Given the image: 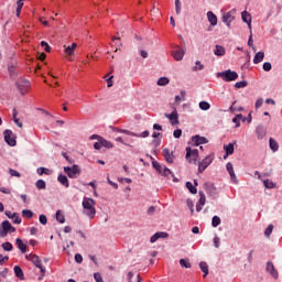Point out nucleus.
I'll return each mask as SVG.
<instances>
[{
	"label": "nucleus",
	"instance_id": "nucleus-1",
	"mask_svg": "<svg viewBox=\"0 0 282 282\" xmlns=\"http://www.w3.org/2000/svg\"><path fill=\"white\" fill-rule=\"evenodd\" d=\"M82 206L84 208V215L94 219L96 217V200L89 197H84Z\"/></svg>",
	"mask_w": 282,
	"mask_h": 282
},
{
	"label": "nucleus",
	"instance_id": "nucleus-2",
	"mask_svg": "<svg viewBox=\"0 0 282 282\" xmlns=\"http://www.w3.org/2000/svg\"><path fill=\"white\" fill-rule=\"evenodd\" d=\"M218 76H220L223 80H225L226 83H232V80H237V78H239V74L230 69L225 70L223 73H218Z\"/></svg>",
	"mask_w": 282,
	"mask_h": 282
},
{
	"label": "nucleus",
	"instance_id": "nucleus-3",
	"mask_svg": "<svg viewBox=\"0 0 282 282\" xmlns=\"http://www.w3.org/2000/svg\"><path fill=\"white\" fill-rule=\"evenodd\" d=\"M64 173H66L70 180H76V177L80 175V167L78 165L66 166L64 167Z\"/></svg>",
	"mask_w": 282,
	"mask_h": 282
},
{
	"label": "nucleus",
	"instance_id": "nucleus-4",
	"mask_svg": "<svg viewBox=\"0 0 282 282\" xmlns=\"http://www.w3.org/2000/svg\"><path fill=\"white\" fill-rule=\"evenodd\" d=\"M197 158H199V151L194 149L192 150L191 148H186V155H185V160H187L189 162V164H195V162H197Z\"/></svg>",
	"mask_w": 282,
	"mask_h": 282
},
{
	"label": "nucleus",
	"instance_id": "nucleus-5",
	"mask_svg": "<svg viewBox=\"0 0 282 282\" xmlns=\"http://www.w3.org/2000/svg\"><path fill=\"white\" fill-rule=\"evenodd\" d=\"M4 135V142L9 144V147H17V137L12 132V130H6L3 132Z\"/></svg>",
	"mask_w": 282,
	"mask_h": 282
},
{
	"label": "nucleus",
	"instance_id": "nucleus-6",
	"mask_svg": "<svg viewBox=\"0 0 282 282\" xmlns=\"http://www.w3.org/2000/svg\"><path fill=\"white\" fill-rule=\"evenodd\" d=\"M235 14H237V10L235 9H231L229 12L223 14V23H225L227 28H230V23L235 21Z\"/></svg>",
	"mask_w": 282,
	"mask_h": 282
},
{
	"label": "nucleus",
	"instance_id": "nucleus-7",
	"mask_svg": "<svg viewBox=\"0 0 282 282\" xmlns=\"http://www.w3.org/2000/svg\"><path fill=\"white\" fill-rule=\"evenodd\" d=\"M210 164H213V156L208 155L198 164V173H204Z\"/></svg>",
	"mask_w": 282,
	"mask_h": 282
},
{
	"label": "nucleus",
	"instance_id": "nucleus-8",
	"mask_svg": "<svg viewBox=\"0 0 282 282\" xmlns=\"http://www.w3.org/2000/svg\"><path fill=\"white\" fill-rule=\"evenodd\" d=\"M18 89L20 90L21 94H26L28 89H30V82L25 80L23 78H20L17 82Z\"/></svg>",
	"mask_w": 282,
	"mask_h": 282
},
{
	"label": "nucleus",
	"instance_id": "nucleus-9",
	"mask_svg": "<svg viewBox=\"0 0 282 282\" xmlns=\"http://www.w3.org/2000/svg\"><path fill=\"white\" fill-rule=\"evenodd\" d=\"M184 54H186V52L180 46H175V48L172 51L174 61H182V58H184Z\"/></svg>",
	"mask_w": 282,
	"mask_h": 282
},
{
	"label": "nucleus",
	"instance_id": "nucleus-10",
	"mask_svg": "<svg viewBox=\"0 0 282 282\" xmlns=\"http://www.w3.org/2000/svg\"><path fill=\"white\" fill-rule=\"evenodd\" d=\"M204 187L207 195H210L212 197H215V195H217V187H215V184L207 182L204 184Z\"/></svg>",
	"mask_w": 282,
	"mask_h": 282
},
{
	"label": "nucleus",
	"instance_id": "nucleus-11",
	"mask_svg": "<svg viewBox=\"0 0 282 282\" xmlns=\"http://www.w3.org/2000/svg\"><path fill=\"white\" fill-rule=\"evenodd\" d=\"M198 195H199V200L196 204V210L197 213H202V208L206 206V194H204V192H198Z\"/></svg>",
	"mask_w": 282,
	"mask_h": 282
},
{
	"label": "nucleus",
	"instance_id": "nucleus-12",
	"mask_svg": "<svg viewBox=\"0 0 282 282\" xmlns=\"http://www.w3.org/2000/svg\"><path fill=\"white\" fill-rule=\"evenodd\" d=\"M241 19H242L243 23H247L250 32H252V15H250V13H248V11H242Z\"/></svg>",
	"mask_w": 282,
	"mask_h": 282
},
{
	"label": "nucleus",
	"instance_id": "nucleus-13",
	"mask_svg": "<svg viewBox=\"0 0 282 282\" xmlns=\"http://www.w3.org/2000/svg\"><path fill=\"white\" fill-rule=\"evenodd\" d=\"M265 270L267 272H269V274H271V276H273L274 279H279V271H276V269L274 268V263H272L271 261L267 262Z\"/></svg>",
	"mask_w": 282,
	"mask_h": 282
},
{
	"label": "nucleus",
	"instance_id": "nucleus-14",
	"mask_svg": "<svg viewBox=\"0 0 282 282\" xmlns=\"http://www.w3.org/2000/svg\"><path fill=\"white\" fill-rule=\"evenodd\" d=\"M165 118H169L171 124H180V117L177 115V110H174L172 113H165Z\"/></svg>",
	"mask_w": 282,
	"mask_h": 282
},
{
	"label": "nucleus",
	"instance_id": "nucleus-15",
	"mask_svg": "<svg viewBox=\"0 0 282 282\" xmlns=\"http://www.w3.org/2000/svg\"><path fill=\"white\" fill-rule=\"evenodd\" d=\"M160 175H163V177H167V180H171L172 177L173 182H177V177H175V174H173V172L166 166H163L162 173H160Z\"/></svg>",
	"mask_w": 282,
	"mask_h": 282
},
{
	"label": "nucleus",
	"instance_id": "nucleus-16",
	"mask_svg": "<svg viewBox=\"0 0 282 282\" xmlns=\"http://www.w3.org/2000/svg\"><path fill=\"white\" fill-rule=\"evenodd\" d=\"M192 142H194L195 147H199V144H208V139L206 137L194 135Z\"/></svg>",
	"mask_w": 282,
	"mask_h": 282
},
{
	"label": "nucleus",
	"instance_id": "nucleus-17",
	"mask_svg": "<svg viewBox=\"0 0 282 282\" xmlns=\"http://www.w3.org/2000/svg\"><path fill=\"white\" fill-rule=\"evenodd\" d=\"M163 156L165 159V162H167L169 164H173L175 156H173V152H171V150L164 149Z\"/></svg>",
	"mask_w": 282,
	"mask_h": 282
},
{
	"label": "nucleus",
	"instance_id": "nucleus-18",
	"mask_svg": "<svg viewBox=\"0 0 282 282\" xmlns=\"http://www.w3.org/2000/svg\"><path fill=\"white\" fill-rule=\"evenodd\" d=\"M256 132H257V135H258V140H263L264 137L268 133V130H265V127H263V126H258L256 128Z\"/></svg>",
	"mask_w": 282,
	"mask_h": 282
},
{
	"label": "nucleus",
	"instance_id": "nucleus-19",
	"mask_svg": "<svg viewBox=\"0 0 282 282\" xmlns=\"http://www.w3.org/2000/svg\"><path fill=\"white\" fill-rule=\"evenodd\" d=\"M224 151H226V155L224 156V159L226 160L228 155H232V153H235V143L224 145Z\"/></svg>",
	"mask_w": 282,
	"mask_h": 282
},
{
	"label": "nucleus",
	"instance_id": "nucleus-20",
	"mask_svg": "<svg viewBox=\"0 0 282 282\" xmlns=\"http://www.w3.org/2000/svg\"><path fill=\"white\" fill-rule=\"evenodd\" d=\"M263 58H265V53L264 52L256 53V55L253 57V64L259 65V63L263 62Z\"/></svg>",
	"mask_w": 282,
	"mask_h": 282
},
{
	"label": "nucleus",
	"instance_id": "nucleus-21",
	"mask_svg": "<svg viewBox=\"0 0 282 282\" xmlns=\"http://www.w3.org/2000/svg\"><path fill=\"white\" fill-rule=\"evenodd\" d=\"M57 181L59 182V184L65 186V188H69V180L67 178V176H65V174H59Z\"/></svg>",
	"mask_w": 282,
	"mask_h": 282
},
{
	"label": "nucleus",
	"instance_id": "nucleus-22",
	"mask_svg": "<svg viewBox=\"0 0 282 282\" xmlns=\"http://www.w3.org/2000/svg\"><path fill=\"white\" fill-rule=\"evenodd\" d=\"M2 230H6L8 232H15L17 228L12 227V225L10 224V221L4 220L2 223Z\"/></svg>",
	"mask_w": 282,
	"mask_h": 282
},
{
	"label": "nucleus",
	"instance_id": "nucleus-23",
	"mask_svg": "<svg viewBox=\"0 0 282 282\" xmlns=\"http://www.w3.org/2000/svg\"><path fill=\"white\" fill-rule=\"evenodd\" d=\"M98 142H101V147H105V149H113V143H111V141H107L102 137H98Z\"/></svg>",
	"mask_w": 282,
	"mask_h": 282
},
{
	"label": "nucleus",
	"instance_id": "nucleus-24",
	"mask_svg": "<svg viewBox=\"0 0 282 282\" xmlns=\"http://www.w3.org/2000/svg\"><path fill=\"white\" fill-rule=\"evenodd\" d=\"M15 243H17L19 250H20L22 253H25V252H26L28 246H26L25 243H23V240H21V238H17Z\"/></svg>",
	"mask_w": 282,
	"mask_h": 282
},
{
	"label": "nucleus",
	"instance_id": "nucleus-25",
	"mask_svg": "<svg viewBox=\"0 0 282 282\" xmlns=\"http://www.w3.org/2000/svg\"><path fill=\"white\" fill-rule=\"evenodd\" d=\"M13 270H14L15 276L20 279V281H23V279H25V275L23 274V270L21 269V267L15 265Z\"/></svg>",
	"mask_w": 282,
	"mask_h": 282
},
{
	"label": "nucleus",
	"instance_id": "nucleus-26",
	"mask_svg": "<svg viewBox=\"0 0 282 282\" xmlns=\"http://www.w3.org/2000/svg\"><path fill=\"white\" fill-rule=\"evenodd\" d=\"M207 19H208L210 25H217V15H215V13H213V11L207 12Z\"/></svg>",
	"mask_w": 282,
	"mask_h": 282
},
{
	"label": "nucleus",
	"instance_id": "nucleus-27",
	"mask_svg": "<svg viewBox=\"0 0 282 282\" xmlns=\"http://www.w3.org/2000/svg\"><path fill=\"white\" fill-rule=\"evenodd\" d=\"M215 56H225L226 48L221 45H216V50L214 51Z\"/></svg>",
	"mask_w": 282,
	"mask_h": 282
},
{
	"label": "nucleus",
	"instance_id": "nucleus-28",
	"mask_svg": "<svg viewBox=\"0 0 282 282\" xmlns=\"http://www.w3.org/2000/svg\"><path fill=\"white\" fill-rule=\"evenodd\" d=\"M199 268H200L202 272L204 273L203 278L206 279L208 276V263L202 261L199 263Z\"/></svg>",
	"mask_w": 282,
	"mask_h": 282
},
{
	"label": "nucleus",
	"instance_id": "nucleus-29",
	"mask_svg": "<svg viewBox=\"0 0 282 282\" xmlns=\"http://www.w3.org/2000/svg\"><path fill=\"white\" fill-rule=\"evenodd\" d=\"M269 144H270L271 151H273V152L279 151V143L276 142V140L270 138L269 139Z\"/></svg>",
	"mask_w": 282,
	"mask_h": 282
},
{
	"label": "nucleus",
	"instance_id": "nucleus-30",
	"mask_svg": "<svg viewBox=\"0 0 282 282\" xmlns=\"http://www.w3.org/2000/svg\"><path fill=\"white\" fill-rule=\"evenodd\" d=\"M226 169H227L231 180H236L237 176L235 175V169L232 167V163H227Z\"/></svg>",
	"mask_w": 282,
	"mask_h": 282
},
{
	"label": "nucleus",
	"instance_id": "nucleus-31",
	"mask_svg": "<svg viewBox=\"0 0 282 282\" xmlns=\"http://www.w3.org/2000/svg\"><path fill=\"white\" fill-rule=\"evenodd\" d=\"M53 171L47 167H39L37 174L39 175H52Z\"/></svg>",
	"mask_w": 282,
	"mask_h": 282
},
{
	"label": "nucleus",
	"instance_id": "nucleus-32",
	"mask_svg": "<svg viewBox=\"0 0 282 282\" xmlns=\"http://www.w3.org/2000/svg\"><path fill=\"white\" fill-rule=\"evenodd\" d=\"M128 281L129 282H142V278L140 275H137L135 278H133V272H129L128 273Z\"/></svg>",
	"mask_w": 282,
	"mask_h": 282
},
{
	"label": "nucleus",
	"instance_id": "nucleus-33",
	"mask_svg": "<svg viewBox=\"0 0 282 282\" xmlns=\"http://www.w3.org/2000/svg\"><path fill=\"white\" fill-rule=\"evenodd\" d=\"M186 188L192 193V195H197V187L191 182H186Z\"/></svg>",
	"mask_w": 282,
	"mask_h": 282
},
{
	"label": "nucleus",
	"instance_id": "nucleus-34",
	"mask_svg": "<svg viewBox=\"0 0 282 282\" xmlns=\"http://www.w3.org/2000/svg\"><path fill=\"white\" fill-rule=\"evenodd\" d=\"M169 83H170L169 77H160L158 80L159 87H166Z\"/></svg>",
	"mask_w": 282,
	"mask_h": 282
},
{
	"label": "nucleus",
	"instance_id": "nucleus-35",
	"mask_svg": "<svg viewBox=\"0 0 282 282\" xmlns=\"http://www.w3.org/2000/svg\"><path fill=\"white\" fill-rule=\"evenodd\" d=\"M55 217L59 224H65V215H63V212L57 210Z\"/></svg>",
	"mask_w": 282,
	"mask_h": 282
},
{
	"label": "nucleus",
	"instance_id": "nucleus-36",
	"mask_svg": "<svg viewBox=\"0 0 282 282\" xmlns=\"http://www.w3.org/2000/svg\"><path fill=\"white\" fill-rule=\"evenodd\" d=\"M36 268H39L42 276H45V267L41 264V259L39 257H36Z\"/></svg>",
	"mask_w": 282,
	"mask_h": 282
},
{
	"label": "nucleus",
	"instance_id": "nucleus-37",
	"mask_svg": "<svg viewBox=\"0 0 282 282\" xmlns=\"http://www.w3.org/2000/svg\"><path fill=\"white\" fill-rule=\"evenodd\" d=\"M180 265L181 268H186V269H191V262L188 261V259H181L180 260Z\"/></svg>",
	"mask_w": 282,
	"mask_h": 282
},
{
	"label": "nucleus",
	"instance_id": "nucleus-38",
	"mask_svg": "<svg viewBox=\"0 0 282 282\" xmlns=\"http://www.w3.org/2000/svg\"><path fill=\"white\" fill-rule=\"evenodd\" d=\"M25 0H18L17 1V17H21V10H22V8H23V2H24Z\"/></svg>",
	"mask_w": 282,
	"mask_h": 282
},
{
	"label": "nucleus",
	"instance_id": "nucleus-39",
	"mask_svg": "<svg viewBox=\"0 0 282 282\" xmlns=\"http://www.w3.org/2000/svg\"><path fill=\"white\" fill-rule=\"evenodd\" d=\"M221 224V218L219 216H214L212 219V226L213 228H217Z\"/></svg>",
	"mask_w": 282,
	"mask_h": 282
},
{
	"label": "nucleus",
	"instance_id": "nucleus-40",
	"mask_svg": "<svg viewBox=\"0 0 282 282\" xmlns=\"http://www.w3.org/2000/svg\"><path fill=\"white\" fill-rule=\"evenodd\" d=\"M152 166L153 169H155V171H158L159 173H162L164 165H161L160 163H158V161H152Z\"/></svg>",
	"mask_w": 282,
	"mask_h": 282
},
{
	"label": "nucleus",
	"instance_id": "nucleus-41",
	"mask_svg": "<svg viewBox=\"0 0 282 282\" xmlns=\"http://www.w3.org/2000/svg\"><path fill=\"white\" fill-rule=\"evenodd\" d=\"M199 109H202V111H208V109H210V104H208V101H200Z\"/></svg>",
	"mask_w": 282,
	"mask_h": 282
},
{
	"label": "nucleus",
	"instance_id": "nucleus-42",
	"mask_svg": "<svg viewBox=\"0 0 282 282\" xmlns=\"http://www.w3.org/2000/svg\"><path fill=\"white\" fill-rule=\"evenodd\" d=\"M235 87H236V89H243V87H248V82H246V80L237 82L235 84Z\"/></svg>",
	"mask_w": 282,
	"mask_h": 282
},
{
	"label": "nucleus",
	"instance_id": "nucleus-43",
	"mask_svg": "<svg viewBox=\"0 0 282 282\" xmlns=\"http://www.w3.org/2000/svg\"><path fill=\"white\" fill-rule=\"evenodd\" d=\"M175 12H176V14L182 13V1H180V0H175Z\"/></svg>",
	"mask_w": 282,
	"mask_h": 282
},
{
	"label": "nucleus",
	"instance_id": "nucleus-44",
	"mask_svg": "<svg viewBox=\"0 0 282 282\" xmlns=\"http://www.w3.org/2000/svg\"><path fill=\"white\" fill-rule=\"evenodd\" d=\"M274 230V225H269L267 229L264 230L265 237L270 238V235H272V231Z\"/></svg>",
	"mask_w": 282,
	"mask_h": 282
},
{
	"label": "nucleus",
	"instance_id": "nucleus-45",
	"mask_svg": "<svg viewBox=\"0 0 282 282\" xmlns=\"http://www.w3.org/2000/svg\"><path fill=\"white\" fill-rule=\"evenodd\" d=\"M33 213L30 209L22 210V217H25L26 219H31L33 217Z\"/></svg>",
	"mask_w": 282,
	"mask_h": 282
},
{
	"label": "nucleus",
	"instance_id": "nucleus-46",
	"mask_svg": "<svg viewBox=\"0 0 282 282\" xmlns=\"http://www.w3.org/2000/svg\"><path fill=\"white\" fill-rule=\"evenodd\" d=\"M202 69H204V65L202 62L197 61L196 66L193 67V72H199Z\"/></svg>",
	"mask_w": 282,
	"mask_h": 282
},
{
	"label": "nucleus",
	"instance_id": "nucleus-47",
	"mask_svg": "<svg viewBox=\"0 0 282 282\" xmlns=\"http://www.w3.org/2000/svg\"><path fill=\"white\" fill-rule=\"evenodd\" d=\"M36 188H39L40 191L45 189V181L39 180V181L36 182Z\"/></svg>",
	"mask_w": 282,
	"mask_h": 282
},
{
	"label": "nucleus",
	"instance_id": "nucleus-48",
	"mask_svg": "<svg viewBox=\"0 0 282 282\" xmlns=\"http://www.w3.org/2000/svg\"><path fill=\"white\" fill-rule=\"evenodd\" d=\"M2 248H3V250H6V252H11V250H12V243H10V242H4V243H2Z\"/></svg>",
	"mask_w": 282,
	"mask_h": 282
},
{
	"label": "nucleus",
	"instance_id": "nucleus-49",
	"mask_svg": "<svg viewBox=\"0 0 282 282\" xmlns=\"http://www.w3.org/2000/svg\"><path fill=\"white\" fill-rule=\"evenodd\" d=\"M185 96H186V91H181V96L175 97V102L184 101Z\"/></svg>",
	"mask_w": 282,
	"mask_h": 282
},
{
	"label": "nucleus",
	"instance_id": "nucleus-50",
	"mask_svg": "<svg viewBox=\"0 0 282 282\" xmlns=\"http://www.w3.org/2000/svg\"><path fill=\"white\" fill-rule=\"evenodd\" d=\"M263 184H264L265 188H274V186H275L274 183L269 180H264Z\"/></svg>",
	"mask_w": 282,
	"mask_h": 282
},
{
	"label": "nucleus",
	"instance_id": "nucleus-51",
	"mask_svg": "<svg viewBox=\"0 0 282 282\" xmlns=\"http://www.w3.org/2000/svg\"><path fill=\"white\" fill-rule=\"evenodd\" d=\"M11 219L13 224H21V217L18 214H12Z\"/></svg>",
	"mask_w": 282,
	"mask_h": 282
},
{
	"label": "nucleus",
	"instance_id": "nucleus-52",
	"mask_svg": "<svg viewBox=\"0 0 282 282\" xmlns=\"http://www.w3.org/2000/svg\"><path fill=\"white\" fill-rule=\"evenodd\" d=\"M159 239H169V234L164 231L156 232Z\"/></svg>",
	"mask_w": 282,
	"mask_h": 282
},
{
	"label": "nucleus",
	"instance_id": "nucleus-53",
	"mask_svg": "<svg viewBox=\"0 0 282 282\" xmlns=\"http://www.w3.org/2000/svg\"><path fill=\"white\" fill-rule=\"evenodd\" d=\"M8 72L10 74V76H14V74H17V67H14V65H9Z\"/></svg>",
	"mask_w": 282,
	"mask_h": 282
},
{
	"label": "nucleus",
	"instance_id": "nucleus-54",
	"mask_svg": "<svg viewBox=\"0 0 282 282\" xmlns=\"http://www.w3.org/2000/svg\"><path fill=\"white\" fill-rule=\"evenodd\" d=\"M9 173L11 177H21V173H19L17 170L10 169Z\"/></svg>",
	"mask_w": 282,
	"mask_h": 282
},
{
	"label": "nucleus",
	"instance_id": "nucleus-55",
	"mask_svg": "<svg viewBox=\"0 0 282 282\" xmlns=\"http://www.w3.org/2000/svg\"><path fill=\"white\" fill-rule=\"evenodd\" d=\"M187 206L193 215L195 213V208H194L195 205L192 199H187Z\"/></svg>",
	"mask_w": 282,
	"mask_h": 282
},
{
	"label": "nucleus",
	"instance_id": "nucleus-56",
	"mask_svg": "<svg viewBox=\"0 0 282 282\" xmlns=\"http://www.w3.org/2000/svg\"><path fill=\"white\" fill-rule=\"evenodd\" d=\"M65 47V54L67 56H72V54H74V48H72V46H64Z\"/></svg>",
	"mask_w": 282,
	"mask_h": 282
},
{
	"label": "nucleus",
	"instance_id": "nucleus-57",
	"mask_svg": "<svg viewBox=\"0 0 282 282\" xmlns=\"http://www.w3.org/2000/svg\"><path fill=\"white\" fill-rule=\"evenodd\" d=\"M62 155H63V158L66 160V162H67L68 164H74V160L70 159V158L67 155V153L62 152Z\"/></svg>",
	"mask_w": 282,
	"mask_h": 282
},
{
	"label": "nucleus",
	"instance_id": "nucleus-58",
	"mask_svg": "<svg viewBox=\"0 0 282 282\" xmlns=\"http://www.w3.org/2000/svg\"><path fill=\"white\" fill-rule=\"evenodd\" d=\"M41 46L44 47V51L51 52V47H50V44H47V42L42 41Z\"/></svg>",
	"mask_w": 282,
	"mask_h": 282
},
{
	"label": "nucleus",
	"instance_id": "nucleus-59",
	"mask_svg": "<svg viewBox=\"0 0 282 282\" xmlns=\"http://www.w3.org/2000/svg\"><path fill=\"white\" fill-rule=\"evenodd\" d=\"M40 224H42L43 226H45V224H47V216L45 215H40Z\"/></svg>",
	"mask_w": 282,
	"mask_h": 282
},
{
	"label": "nucleus",
	"instance_id": "nucleus-60",
	"mask_svg": "<svg viewBox=\"0 0 282 282\" xmlns=\"http://www.w3.org/2000/svg\"><path fill=\"white\" fill-rule=\"evenodd\" d=\"M94 279L96 282H104L102 275L100 273H94Z\"/></svg>",
	"mask_w": 282,
	"mask_h": 282
},
{
	"label": "nucleus",
	"instance_id": "nucleus-61",
	"mask_svg": "<svg viewBox=\"0 0 282 282\" xmlns=\"http://www.w3.org/2000/svg\"><path fill=\"white\" fill-rule=\"evenodd\" d=\"M264 72H270L272 69V64L267 62L263 64Z\"/></svg>",
	"mask_w": 282,
	"mask_h": 282
},
{
	"label": "nucleus",
	"instance_id": "nucleus-62",
	"mask_svg": "<svg viewBox=\"0 0 282 282\" xmlns=\"http://www.w3.org/2000/svg\"><path fill=\"white\" fill-rule=\"evenodd\" d=\"M75 261H76V263H83V254L76 253L75 254Z\"/></svg>",
	"mask_w": 282,
	"mask_h": 282
},
{
	"label": "nucleus",
	"instance_id": "nucleus-63",
	"mask_svg": "<svg viewBox=\"0 0 282 282\" xmlns=\"http://www.w3.org/2000/svg\"><path fill=\"white\" fill-rule=\"evenodd\" d=\"M173 137L174 138H182V129H176L174 132H173Z\"/></svg>",
	"mask_w": 282,
	"mask_h": 282
},
{
	"label": "nucleus",
	"instance_id": "nucleus-64",
	"mask_svg": "<svg viewBox=\"0 0 282 282\" xmlns=\"http://www.w3.org/2000/svg\"><path fill=\"white\" fill-rule=\"evenodd\" d=\"M220 241H221V239H219V237H215L214 238V246H215V248H219Z\"/></svg>",
	"mask_w": 282,
	"mask_h": 282
}]
</instances>
